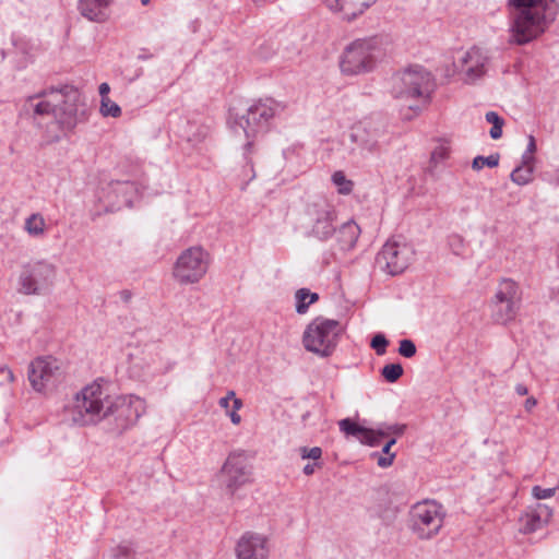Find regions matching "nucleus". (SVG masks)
Segmentation results:
<instances>
[{"label":"nucleus","mask_w":559,"mask_h":559,"mask_svg":"<svg viewBox=\"0 0 559 559\" xmlns=\"http://www.w3.org/2000/svg\"><path fill=\"white\" fill-rule=\"evenodd\" d=\"M399 354L405 358H412L416 355V345L412 340L404 338L400 341Z\"/></svg>","instance_id":"nucleus-36"},{"label":"nucleus","mask_w":559,"mask_h":559,"mask_svg":"<svg viewBox=\"0 0 559 559\" xmlns=\"http://www.w3.org/2000/svg\"><path fill=\"white\" fill-rule=\"evenodd\" d=\"M224 399H227L228 401L234 403V400L237 399L236 393L233 390H230L227 392V394H226V396H224Z\"/></svg>","instance_id":"nucleus-52"},{"label":"nucleus","mask_w":559,"mask_h":559,"mask_svg":"<svg viewBox=\"0 0 559 559\" xmlns=\"http://www.w3.org/2000/svg\"><path fill=\"white\" fill-rule=\"evenodd\" d=\"M0 372H1V373H3V374H5V377L8 378V380H9L10 382H13V381H14V374H13V371H12L9 367H7V366L1 367V368H0Z\"/></svg>","instance_id":"nucleus-48"},{"label":"nucleus","mask_w":559,"mask_h":559,"mask_svg":"<svg viewBox=\"0 0 559 559\" xmlns=\"http://www.w3.org/2000/svg\"><path fill=\"white\" fill-rule=\"evenodd\" d=\"M536 400L534 397H528L525 401L524 407L526 411H531L536 405Z\"/></svg>","instance_id":"nucleus-50"},{"label":"nucleus","mask_w":559,"mask_h":559,"mask_svg":"<svg viewBox=\"0 0 559 559\" xmlns=\"http://www.w3.org/2000/svg\"><path fill=\"white\" fill-rule=\"evenodd\" d=\"M535 151H536L535 138L533 135H530L526 152L522 156V163L523 164H533V160H534L533 154L535 153Z\"/></svg>","instance_id":"nucleus-39"},{"label":"nucleus","mask_w":559,"mask_h":559,"mask_svg":"<svg viewBox=\"0 0 559 559\" xmlns=\"http://www.w3.org/2000/svg\"><path fill=\"white\" fill-rule=\"evenodd\" d=\"M412 250L405 243L388 241L377 255V263L391 275L404 272L412 258Z\"/></svg>","instance_id":"nucleus-18"},{"label":"nucleus","mask_w":559,"mask_h":559,"mask_svg":"<svg viewBox=\"0 0 559 559\" xmlns=\"http://www.w3.org/2000/svg\"><path fill=\"white\" fill-rule=\"evenodd\" d=\"M499 159H500L499 154H491V155L486 156V157L479 155V156H476L473 159L472 168L474 170H480V169L484 168V166L493 168V167H497L499 165Z\"/></svg>","instance_id":"nucleus-32"},{"label":"nucleus","mask_w":559,"mask_h":559,"mask_svg":"<svg viewBox=\"0 0 559 559\" xmlns=\"http://www.w3.org/2000/svg\"><path fill=\"white\" fill-rule=\"evenodd\" d=\"M150 1H151V0H141V3H142L143 5H146V4H148V2H150Z\"/></svg>","instance_id":"nucleus-55"},{"label":"nucleus","mask_w":559,"mask_h":559,"mask_svg":"<svg viewBox=\"0 0 559 559\" xmlns=\"http://www.w3.org/2000/svg\"><path fill=\"white\" fill-rule=\"evenodd\" d=\"M300 455H301V459H304V460L310 459V460H313L314 462H317L322 456V449L320 447H313V448L301 447Z\"/></svg>","instance_id":"nucleus-37"},{"label":"nucleus","mask_w":559,"mask_h":559,"mask_svg":"<svg viewBox=\"0 0 559 559\" xmlns=\"http://www.w3.org/2000/svg\"><path fill=\"white\" fill-rule=\"evenodd\" d=\"M139 58L144 60V59H147V58H148V56H147V55H144V56H143V55H141V56H139Z\"/></svg>","instance_id":"nucleus-56"},{"label":"nucleus","mask_w":559,"mask_h":559,"mask_svg":"<svg viewBox=\"0 0 559 559\" xmlns=\"http://www.w3.org/2000/svg\"><path fill=\"white\" fill-rule=\"evenodd\" d=\"M57 267L48 260H35L23 264L19 275V292L24 295H44L53 285Z\"/></svg>","instance_id":"nucleus-7"},{"label":"nucleus","mask_w":559,"mask_h":559,"mask_svg":"<svg viewBox=\"0 0 559 559\" xmlns=\"http://www.w3.org/2000/svg\"><path fill=\"white\" fill-rule=\"evenodd\" d=\"M207 266V253L201 247H191L178 257L173 275L180 284H194L205 275Z\"/></svg>","instance_id":"nucleus-12"},{"label":"nucleus","mask_w":559,"mask_h":559,"mask_svg":"<svg viewBox=\"0 0 559 559\" xmlns=\"http://www.w3.org/2000/svg\"><path fill=\"white\" fill-rule=\"evenodd\" d=\"M389 341L381 333L376 334L370 343V346L376 350L377 355L379 356H382L386 353Z\"/></svg>","instance_id":"nucleus-34"},{"label":"nucleus","mask_w":559,"mask_h":559,"mask_svg":"<svg viewBox=\"0 0 559 559\" xmlns=\"http://www.w3.org/2000/svg\"><path fill=\"white\" fill-rule=\"evenodd\" d=\"M110 91V86L108 83H102L98 87L99 95L102 96V99L108 98V93Z\"/></svg>","instance_id":"nucleus-45"},{"label":"nucleus","mask_w":559,"mask_h":559,"mask_svg":"<svg viewBox=\"0 0 559 559\" xmlns=\"http://www.w3.org/2000/svg\"><path fill=\"white\" fill-rule=\"evenodd\" d=\"M273 102H258L250 106L245 115L236 117L231 123L235 133L241 130L248 142L245 144V157L251 153L253 147V139L259 132L264 131L269 121L274 117L275 109Z\"/></svg>","instance_id":"nucleus-8"},{"label":"nucleus","mask_w":559,"mask_h":559,"mask_svg":"<svg viewBox=\"0 0 559 559\" xmlns=\"http://www.w3.org/2000/svg\"><path fill=\"white\" fill-rule=\"evenodd\" d=\"M486 121L492 126H504V120L496 111H488L485 116Z\"/></svg>","instance_id":"nucleus-42"},{"label":"nucleus","mask_w":559,"mask_h":559,"mask_svg":"<svg viewBox=\"0 0 559 559\" xmlns=\"http://www.w3.org/2000/svg\"><path fill=\"white\" fill-rule=\"evenodd\" d=\"M209 135V128L207 127H200L198 129V133L193 135V138L189 136L188 140L191 142H200L204 140Z\"/></svg>","instance_id":"nucleus-43"},{"label":"nucleus","mask_w":559,"mask_h":559,"mask_svg":"<svg viewBox=\"0 0 559 559\" xmlns=\"http://www.w3.org/2000/svg\"><path fill=\"white\" fill-rule=\"evenodd\" d=\"M556 492V488H542L540 486H534L532 493L534 498L542 500L552 497Z\"/></svg>","instance_id":"nucleus-40"},{"label":"nucleus","mask_w":559,"mask_h":559,"mask_svg":"<svg viewBox=\"0 0 559 559\" xmlns=\"http://www.w3.org/2000/svg\"><path fill=\"white\" fill-rule=\"evenodd\" d=\"M296 311L299 314L306 313L309 306L319 299L317 293H311L307 288H300L296 292Z\"/></svg>","instance_id":"nucleus-25"},{"label":"nucleus","mask_w":559,"mask_h":559,"mask_svg":"<svg viewBox=\"0 0 559 559\" xmlns=\"http://www.w3.org/2000/svg\"><path fill=\"white\" fill-rule=\"evenodd\" d=\"M112 188L115 191L128 193L131 190H134V183L131 181H116L112 182Z\"/></svg>","instance_id":"nucleus-41"},{"label":"nucleus","mask_w":559,"mask_h":559,"mask_svg":"<svg viewBox=\"0 0 559 559\" xmlns=\"http://www.w3.org/2000/svg\"><path fill=\"white\" fill-rule=\"evenodd\" d=\"M511 33L518 45H524L545 32L554 21L556 5L549 0H509Z\"/></svg>","instance_id":"nucleus-2"},{"label":"nucleus","mask_w":559,"mask_h":559,"mask_svg":"<svg viewBox=\"0 0 559 559\" xmlns=\"http://www.w3.org/2000/svg\"><path fill=\"white\" fill-rule=\"evenodd\" d=\"M515 392H516L519 395L523 396V395H526V394L528 393V390H527V386H526V385H524V384H522V383H519V384H516V386H515Z\"/></svg>","instance_id":"nucleus-49"},{"label":"nucleus","mask_w":559,"mask_h":559,"mask_svg":"<svg viewBox=\"0 0 559 559\" xmlns=\"http://www.w3.org/2000/svg\"><path fill=\"white\" fill-rule=\"evenodd\" d=\"M381 55L382 49L377 37L357 39L345 48L341 70L350 75L371 71Z\"/></svg>","instance_id":"nucleus-6"},{"label":"nucleus","mask_w":559,"mask_h":559,"mask_svg":"<svg viewBox=\"0 0 559 559\" xmlns=\"http://www.w3.org/2000/svg\"><path fill=\"white\" fill-rule=\"evenodd\" d=\"M317 466H320V463L318 462H314V463H309L307 464L305 467H304V473L307 475V476H310L314 473V468Z\"/></svg>","instance_id":"nucleus-47"},{"label":"nucleus","mask_w":559,"mask_h":559,"mask_svg":"<svg viewBox=\"0 0 559 559\" xmlns=\"http://www.w3.org/2000/svg\"><path fill=\"white\" fill-rule=\"evenodd\" d=\"M432 75L423 67L415 66L392 76L391 93L397 99H423L427 103L433 91Z\"/></svg>","instance_id":"nucleus-5"},{"label":"nucleus","mask_w":559,"mask_h":559,"mask_svg":"<svg viewBox=\"0 0 559 559\" xmlns=\"http://www.w3.org/2000/svg\"><path fill=\"white\" fill-rule=\"evenodd\" d=\"M73 424L93 425L112 417L119 432L133 426L145 412V402L134 395L111 399L99 383L83 388L67 409Z\"/></svg>","instance_id":"nucleus-1"},{"label":"nucleus","mask_w":559,"mask_h":559,"mask_svg":"<svg viewBox=\"0 0 559 559\" xmlns=\"http://www.w3.org/2000/svg\"><path fill=\"white\" fill-rule=\"evenodd\" d=\"M252 480V465L245 451L229 453L219 472L222 487L230 496Z\"/></svg>","instance_id":"nucleus-11"},{"label":"nucleus","mask_w":559,"mask_h":559,"mask_svg":"<svg viewBox=\"0 0 559 559\" xmlns=\"http://www.w3.org/2000/svg\"><path fill=\"white\" fill-rule=\"evenodd\" d=\"M450 156V146L447 141H439L438 145L433 148L430 156V163L433 166L442 163Z\"/></svg>","instance_id":"nucleus-29"},{"label":"nucleus","mask_w":559,"mask_h":559,"mask_svg":"<svg viewBox=\"0 0 559 559\" xmlns=\"http://www.w3.org/2000/svg\"><path fill=\"white\" fill-rule=\"evenodd\" d=\"M401 364H388L381 370V376L390 383L396 382L403 376Z\"/></svg>","instance_id":"nucleus-31"},{"label":"nucleus","mask_w":559,"mask_h":559,"mask_svg":"<svg viewBox=\"0 0 559 559\" xmlns=\"http://www.w3.org/2000/svg\"><path fill=\"white\" fill-rule=\"evenodd\" d=\"M386 139V127L383 121L366 118L352 127L350 140L368 153H376Z\"/></svg>","instance_id":"nucleus-16"},{"label":"nucleus","mask_w":559,"mask_h":559,"mask_svg":"<svg viewBox=\"0 0 559 559\" xmlns=\"http://www.w3.org/2000/svg\"><path fill=\"white\" fill-rule=\"evenodd\" d=\"M235 552L237 559H267L269 539L264 535L247 532L237 542Z\"/></svg>","instance_id":"nucleus-19"},{"label":"nucleus","mask_w":559,"mask_h":559,"mask_svg":"<svg viewBox=\"0 0 559 559\" xmlns=\"http://www.w3.org/2000/svg\"><path fill=\"white\" fill-rule=\"evenodd\" d=\"M242 407V401L240 399H235L231 409H227L226 414L229 416L231 423L234 425H239L241 421V417L238 414V411Z\"/></svg>","instance_id":"nucleus-38"},{"label":"nucleus","mask_w":559,"mask_h":559,"mask_svg":"<svg viewBox=\"0 0 559 559\" xmlns=\"http://www.w3.org/2000/svg\"><path fill=\"white\" fill-rule=\"evenodd\" d=\"M489 60L486 51L472 47L457 61H454V68L464 83L474 84L486 75Z\"/></svg>","instance_id":"nucleus-17"},{"label":"nucleus","mask_w":559,"mask_h":559,"mask_svg":"<svg viewBox=\"0 0 559 559\" xmlns=\"http://www.w3.org/2000/svg\"><path fill=\"white\" fill-rule=\"evenodd\" d=\"M332 181L341 194H349L353 190V181L348 180L343 171H335L332 175Z\"/></svg>","instance_id":"nucleus-30"},{"label":"nucleus","mask_w":559,"mask_h":559,"mask_svg":"<svg viewBox=\"0 0 559 559\" xmlns=\"http://www.w3.org/2000/svg\"><path fill=\"white\" fill-rule=\"evenodd\" d=\"M62 93L58 90L44 91L39 94L29 96L25 104L24 110L33 114L34 117L53 116L57 120L58 103H61Z\"/></svg>","instance_id":"nucleus-20"},{"label":"nucleus","mask_w":559,"mask_h":559,"mask_svg":"<svg viewBox=\"0 0 559 559\" xmlns=\"http://www.w3.org/2000/svg\"><path fill=\"white\" fill-rule=\"evenodd\" d=\"M100 114L104 117L117 118L121 115V108L108 97L100 99Z\"/></svg>","instance_id":"nucleus-33"},{"label":"nucleus","mask_w":559,"mask_h":559,"mask_svg":"<svg viewBox=\"0 0 559 559\" xmlns=\"http://www.w3.org/2000/svg\"><path fill=\"white\" fill-rule=\"evenodd\" d=\"M533 179V165L532 164H523L518 166L511 173V180L519 185L523 186L531 182Z\"/></svg>","instance_id":"nucleus-27"},{"label":"nucleus","mask_w":559,"mask_h":559,"mask_svg":"<svg viewBox=\"0 0 559 559\" xmlns=\"http://www.w3.org/2000/svg\"><path fill=\"white\" fill-rule=\"evenodd\" d=\"M442 506L424 500L413 506L409 512V527L420 539H431L443 525Z\"/></svg>","instance_id":"nucleus-9"},{"label":"nucleus","mask_w":559,"mask_h":559,"mask_svg":"<svg viewBox=\"0 0 559 559\" xmlns=\"http://www.w3.org/2000/svg\"><path fill=\"white\" fill-rule=\"evenodd\" d=\"M502 127L503 126H492L489 134L493 140L500 139L502 135Z\"/></svg>","instance_id":"nucleus-44"},{"label":"nucleus","mask_w":559,"mask_h":559,"mask_svg":"<svg viewBox=\"0 0 559 559\" xmlns=\"http://www.w3.org/2000/svg\"><path fill=\"white\" fill-rule=\"evenodd\" d=\"M114 0H79L78 9L82 16L92 22L103 23L109 17V7Z\"/></svg>","instance_id":"nucleus-21"},{"label":"nucleus","mask_w":559,"mask_h":559,"mask_svg":"<svg viewBox=\"0 0 559 559\" xmlns=\"http://www.w3.org/2000/svg\"><path fill=\"white\" fill-rule=\"evenodd\" d=\"M114 559H134V550L128 544H120L112 549Z\"/></svg>","instance_id":"nucleus-35"},{"label":"nucleus","mask_w":559,"mask_h":559,"mask_svg":"<svg viewBox=\"0 0 559 559\" xmlns=\"http://www.w3.org/2000/svg\"><path fill=\"white\" fill-rule=\"evenodd\" d=\"M119 297L124 304H128L132 299V293L129 289H123L119 293Z\"/></svg>","instance_id":"nucleus-46"},{"label":"nucleus","mask_w":559,"mask_h":559,"mask_svg":"<svg viewBox=\"0 0 559 559\" xmlns=\"http://www.w3.org/2000/svg\"><path fill=\"white\" fill-rule=\"evenodd\" d=\"M521 304L522 290L519 284L510 278L501 280L491 300L492 320L499 324H506L514 320Z\"/></svg>","instance_id":"nucleus-10"},{"label":"nucleus","mask_w":559,"mask_h":559,"mask_svg":"<svg viewBox=\"0 0 559 559\" xmlns=\"http://www.w3.org/2000/svg\"><path fill=\"white\" fill-rule=\"evenodd\" d=\"M24 228L28 235L40 237L45 234L46 222L40 214L35 213L26 218Z\"/></svg>","instance_id":"nucleus-26"},{"label":"nucleus","mask_w":559,"mask_h":559,"mask_svg":"<svg viewBox=\"0 0 559 559\" xmlns=\"http://www.w3.org/2000/svg\"><path fill=\"white\" fill-rule=\"evenodd\" d=\"M64 378L63 365L53 357H38L33 360L28 369V380L37 392L52 390Z\"/></svg>","instance_id":"nucleus-14"},{"label":"nucleus","mask_w":559,"mask_h":559,"mask_svg":"<svg viewBox=\"0 0 559 559\" xmlns=\"http://www.w3.org/2000/svg\"><path fill=\"white\" fill-rule=\"evenodd\" d=\"M257 5L264 4L267 0H253Z\"/></svg>","instance_id":"nucleus-54"},{"label":"nucleus","mask_w":559,"mask_h":559,"mask_svg":"<svg viewBox=\"0 0 559 559\" xmlns=\"http://www.w3.org/2000/svg\"><path fill=\"white\" fill-rule=\"evenodd\" d=\"M371 456L377 460V464L379 467L386 468L393 464L396 457V453L392 452L391 448L384 444L381 453L373 452Z\"/></svg>","instance_id":"nucleus-28"},{"label":"nucleus","mask_w":559,"mask_h":559,"mask_svg":"<svg viewBox=\"0 0 559 559\" xmlns=\"http://www.w3.org/2000/svg\"><path fill=\"white\" fill-rule=\"evenodd\" d=\"M326 5L333 11H344L348 20L355 19L364 13L377 0H324Z\"/></svg>","instance_id":"nucleus-22"},{"label":"nucleus","mask_w":559,"mask_h":559,"mask_svg":"<svg viewBox=\"0 0 559 559\" xmlns=\"http://www.w3.org/2000/svg\"><path fill=\"white\" fill-rule=\"evenodd\" d=\"M338 427L347 437L356 438L360 443L369 447H378L385 437H401L405 433L407 425L405 424H381L378 428H366L350 418H344L338 421Z\"/></svg>","instance_id":"nucleus-13"},{"label":"nucleus","mask_w":559,"mask_h":559,"mask_svg":"<svg viewBox=\"0 0 559 559\" xmlns=\"http://www.w3.org/2000/svg\"><path fill=\"white\" fill-rule=\"evenodd\" d=\"M58 93H62V98L57 107V122L62 129L72 130L85 120L86 104L81 100L79 91L72 86H64L58 90Z\"/></svg>","instance_id":"nucleus-15"},{"label":"nucleus","mask_w":559,"mask_h":559,"mask_svg":"<svg viewBox=\"0 0 559 559\" xmlns=\"http://www.w3.org/2000/svg\"><path fill=\"white\" fill-rule=\"evenodd\" d=\"M342 331L337 320L318 317L307 325L302 344L308 352L329 357L334 353Z\"/></svg>","instance_id":"nucleus-4"},{"label":"nucleus","mask_w":559,"mask_h":559,"mask_svg":"<svg viewBox=\"0 0 559 559\" xmlns=\"http://www.w3.org/2000/svg\"><path fill=\"white\" fill-rule=\"evenodd\" d=\"M538 509L539 511L527 512L520 519L522 523V533L530 534L542 528L545 522V520H543V515L546 518L551 515V512L547 506L539 504Z\"/></svg>","instance_id":"nucleus-24"},{"label":"nucleus","mask_w":559,"mask_h":559,"mask_svg":"<svg viewBox=\"0 0 559 559\" xmlns=\"http://www.w3.org/2000/svg\"><path fill=\"white\" fill-rule=\"evenodd\" d=\"M360 234L359 226L354 221L342 224L334 233L340 251L353 249Z\"/></svg>","instance_id":"nucleus-23"},{"label":"nucleus","mask_w":559,"mask_h":559,"mask_svg":"<svg viewBox=\"0 0 559 559\" xmlns=\"http://www.w3.org/2000/svg\"><path fill=\"white\" fill-rule=\"evenodd\" d=\"M337 212L324 197L316 195L305 201L300 223L308 237L329 240L336 231Z\"/></svg>","instance_id":"nucleus-3"},{"label":"nucleus","mask_w":559,"mask_h":559,"mask_svg":"<svg viewBox=\"0 0 559 559\" xmlns=\"http://www.w3.org/2000/svg\"><path fill=\"white\" fill-rule=\"evenodd\" d=\"M395 443H396V437H392V438H390V439L385 442V444H386L388 447H390V448H392Z\"/></svg>","instance_id":"nucleus-53"},{"label":"nucleus","mask_w":559,"mask_h":559,"mask_svg":"<svg viewBox=\"0 0 559 559\" xmlns=\"http://www.w3.org/2000/svg\"><path fill=\"white\" fill-rule=\"evenodd\" d=\"M229 403H230V401H228L227 399H224V397L219 399V401H218L219 406L222 408H224L226 412H227V409H229Z\"/></svg>","instance_id":"nucleus-51"}]
</instances>
